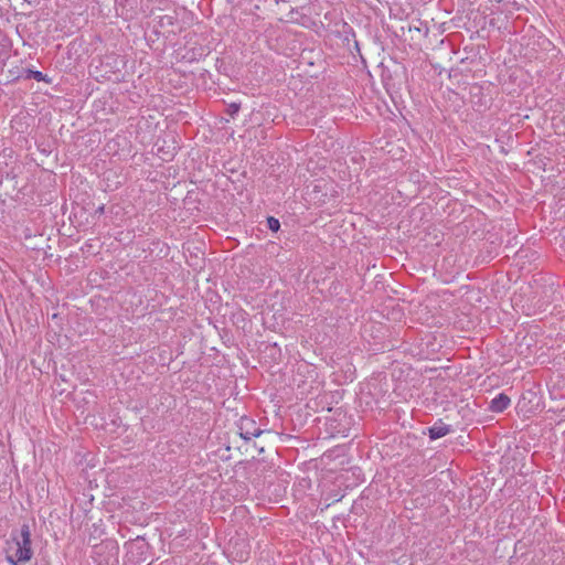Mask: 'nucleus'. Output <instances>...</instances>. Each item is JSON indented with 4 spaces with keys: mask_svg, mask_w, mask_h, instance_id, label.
I'll return each mask as SVG.
<instances>
[{
    "mask_svg": "<svg viewBox=\"0 0 565 565\" xmlns=\"http://www.w3.org/2000/svg\"><path fill=\"white\" fill-rule=\"evenodd\" d=\"M450 374L444 366H427L426 365V380L429 381V387L426 388V409L435 412L447 411L452 404L450 397L454 396L448 386Z\"/></svg>",
    "mask_w": 565,
    "mask_h": 565,
    "instance_id": "f257e3e1",
    "label": "nucleus"
},
{
    "mask_svg": "<svg viewBox=\"0 0 565 565\" xmlns=\"http://www.w3.org/2000/svg\"><path fill=\"white\" fill-rule=\"evenodd\" d=\"M8 545L9 551L15 553V561L29 562L33 556L29 524H23L18 532H12Z\"/></svg>",
    "mask_w": 565,
    "mask_h": 565,
    "instance_id": "f03ea898",
    "label": "nucleus"
},
{
    "mask_svg": "<svg viewBox=\"0 0 565 565\" xmlns=\"http://www.w3.org/2000/svg\"><path fill=\"white\" fill-rule=\"evenodd\" d=\"M449 302L447 300H439L438 296L426 297V327L441 328L448 321L444 315L448 310Z\"/></svg>",
    "mask_w": 565,
    "mask_h": 565,
    "instance_id": "7ed1b4c3",
    "label": "nucleus"
},
{
    "mask_svg": "<svg viewBox=\"0 0 565 565\" xmlns=\"http://www.w3.org/2000/svg\"><path fill=\"white\" fill-rule=\"evenodd\" d=\"M451 47L444 39L438 41V46L433 49L431 54H426V62H429L436 74L441 75L448 71V64L451 62Z\"/></svg>",
    "mask_w": 565,
    "mask_h": 565,
    "instance_id": "20e7f679",
    "label": "nucleus"
},
{
    "mask_svg": "<svg viewBox=\"0 0 565 565\" xmlns=\"http://www.w3.org/2000/svg\"><path fill=\"white\" fill-rule=\"evenodd\" d=\"M237 428L239 436L246 441H249L253 437H259L264 433V430L257 426L256 422L247 416L241 417Z\"/></svg>",
    "mask_w": 565,
    "mask_h": 565,
    "instance_id": "39448f33",
    "label": "nucleus"
},
{
    "mask_svg": "<svg viewBox=\"0 0 565 565\" xmlns=\"http://www.w3.org/2000/svg\"><path fill=\"white\" fill-rule=\"evenodd\" d=\"M445 342L446 337L443 332H426V360L428 355L439 352Z\"/></svg>",
    "mask_w": 565,
    "mask_h": 565,
    "instance_id": "423d86ee",
    "label": "nucleus"
},
{
    "mask_svg": "<svg viewBox=\"0 0 565 565\" xmlns=\"http://www.w3.org/2000/svg\"><path fill=\"white\" fill-rule=\"evenodd\" d=\"M450 431H452L451 425L444 423L443 419H438L428 428V436L430 440H436L448 435Z\"/></svg>",
    "mask_w": 565,
    "mask_h": 565,
    "instance_id": "0eeeda50",
    "label": "nucleus"
},
{
    "mask_svg": "<svg viewBox=\"0 0 565 565\" xmlns=\"http://www.w3.org/2000/svg\"><path fill=\"white\" fill-rule=\"evenodd\" d=\"M510 403V397L504 393H500L490 402L489 409L493 413H501L509 407Z\"/></svg>",
    "mask_w": 565,
    "mask_h": 565,
    "instance_id": "6e6552de",
    "label": "nucleus"
},
{
    "mask_svg": "<svg viewBox=\"0 0 565 565\" xmlns=\"http://www.w3.org/2000/svg\"><path fill=\"white\" fill-rule=\"evenodd\" d=\"M26 79H35L38 82H45L47 84L51 83V78L47 77L46 74H43L42 72L40 71H33V70H26L25 71V76H24Z\"/></svg>",
    "mask_w": 565,
    "mask_h": 565,
    "instance_id": "1a4fd4ad",
    "label": "nucleus"
},
{
    "mask_svg": "<svg viewBox=\"0 0 565 565\" xmlns=\"http://www.w3.org/2000/svg\"><path fill=\"white\" fill-rule=\"evenodd\" d=\"M267 225H268L269 230H271L273 232H277L280 228L279 220L274 216L267 217Z\"/></svg>",
    "mask_w": 565,
    "mask_h": 565,
    "instance_id": "9d476101",
    "label": "nucleus"
},
{
    "mask_svg": "<svg viewBox=\"0 0 565 565\" xmlns=\"http://www.w3.org/2000/svg\"><path fill=\"white\" fill-rule=\"evenodd\" d=\"M241 105L236 103H232L228 105L227 113L230 116L234 117L239 111Z\"/></svg>",
    "mask_w": 565,
    "mask_h": 565,
    "instance_id": "9b49d317",
    "label": "nucleus"
},
{
    "mask_svg": "<svg viewBox=\"0 0 565 565\" xmlns=\"http://www.w3.org/2000/svg\"><path fill=\"white\" fill-rule=\"evenodd\" d=\"M15 557V553H10V551L8 550V553H7V561L8 563H10L11 565H18L19 563H22L21 561H15L14 559Z\"/></svg>",
    "mask_w": 565,
    "mask_h": 565,
    "instance_id": "f8f14e48",
    "label": "nucleus"
},
{
    "mask_svg": "<svg viewBox=\"0 0 565 565\" xmlns=\"http://www.w3.org/2000/svg\"><path fill=\"white\" fill-rule=\"evenodd\" d=\"M427 361H429V362L431 363V364H427V363H426V365H427V366H444V367H446V370H447V374H449V370H450V367H449L448 365L437 364V363H436V360H435L434 358H430L429 355H428V360H427Z\"/></svg>",
    "mask_w": 565,
    "mask_h": 565,
    "instance_id": "ddd939ff",
    "label": "nucleus"
},
{
    "mask_svg": "<svg viewBox=\"0 0 565 565\" xmlns=\"http://www.w3.org/2000/svg\"><path fill=\"white\" fill-rule=\"evenodd\" d=\"M104 210H105V206L104 205H100L97 210H96V213H104Z\"/></svg>",
    "mask_w": 565,
    "mask_h": 565,
    "instance_id": "4468645a",
    "label": "nucleus"
},
{
    "mask_svg": "<svg viewBox=\"0 0 565 565\" xmlns=\"http://www.w3.org/2000/svg\"><path fill=\"white\" fill-rule=\"evenodd\" d=\"M247 554H248V552H242L239 555V558L243 559Z\"/></svg>",
    "mask_w": 565,
    "mask_h": 565,
    "instance_id": "2eb2a0df",
    "label": "nucleus"
},
{
    "mask_svg": "<svg viewBox=\"0 0 565 565\" xmlns=\"http://www.w3.org/2000/svg\"><path fill=\"white\" fill-rule=\"evenodd\" d=\"M429 33V28L426 25V36L428 35Z\"/></svg>",
    "mask_w": 565,
    "mask_h": 565,
    "instance_id": "dca6fc26",
    "label": "nucleus"
},
{
    "mask_svg": "<svg viewBox=\"0 0 565 565\" xmlns=\"http://www.w3.org/2000/svg\"><path fill=\"white\" fill-rule=\"evenodd\" d=\"M429 2H431V0H429Z\"/></svg>",
    "mask_w": 565,
    "mask_h": 565,
    "instance_id": "f3484780",
    "label": "nucleus"
}]
</instances>
